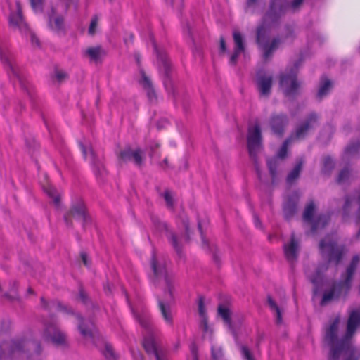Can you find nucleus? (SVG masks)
<instances>
[{
  "instance_id": "nucleus-1",
  "label": "nucleus",
  "mask_w": 360,
  "mask_h": 360,
  "mask_svg": "<svg viewBox=\"0 0 360 360\" xmlns=\"http://www.w3.org/2000/svg\"><path fill=\"white\" fill-rule=\"evenodd\" d=\"M150 268L153 274L150 276V282L155 286L164 285V296H157L158 309L165 323L169 326L174 324V317L171 304L174 301V278L167 271L164 262L158 261L155 252L150 259Z\"/></svg>"
},
{
  "instance_id": "nucleus-2",
  "label": "nucleus",
  "mask_w": 360,
  "mask_h": 360,
  "mask_svg": "<svg viewBox=\"0 0 360 360\" xmlns=\"http://www.w3.org/2000/svg\"><path fill=\"white\" fill-rule=\"evenodd\" d=\"M41 351L40 345L28 337L17 338L11 342L0 343L1 360H5L7 358L11 359H27V360H32V357L38 359Z\"/></svg>"
},
{
  "instance_id": "nucleus-3",
  "label": "nucleus",
  "mask_w": 360,
  "mask_h": 360,
  "mask_svg": "<svg viewBox=\"0 0 360 360\" xmlns=\"http://www.w3.org/2000/svg\"><path fill=\"white\" fill-rule=\"evenodd\" d=\"M360 261L359 255H354L347 268L345 278L343 281L335 283L329 290L323 292L320 304L324 306L335 298L346 295L350 290L353 275Z\"/></svg>"
},
{
  "instance_id": "nucleus-4",
  "label": "nucleus",
  "mask_w": 360,
  "mask_h": 360,
  "mask_svg": "<svg viewBox=\"0 0 360 360\" xmlns=\"http://www.w3.org/2000/svg\"><path fill=\"white\" fill-rule=\"evenodd\" d=\"M136 319L139 324L147 330L144 335L142 345L148 355H153L156 360H168L167 352L160 348L156 343L152 331L151 317L148 311L142 314H135Z\"/></svg>"
},
{
  "instance_id": "nucleus-5",
  "label": "nucleus",
  "mask_w": 360,
  "mask_h": 360,
  "mask_svg": "<svg viewBox=\"0 0 360 360\" xmlns=\"http://www.w3.org/2000/svg\"><path fill=\"white\" fill-rule=\"evenodd\" d=\"M340 320L338 318L331 321L326 328L325 341L330 347L328 360H338L340 354L349 349L351 342L347 334L341 339H338V331Z\"/></svg>"
},
{
  "instance_id": "nucleus-6",
  "label": "nucleus",
  "mask_w": 360,
  "mask_h": 360,
  "mask_svg": "<svg viewBox=\"0 0 360 360\" xmlns=\"http://www.w3.org/2000/svg\"><path fill=\"white\" fill-rule=\"evenodd\" d=\"M303 1L292 0L291 4H289L288 0H270L269 10L264 16V22H278L288 8L295 11L301 6Z\"/></svg>"
},
{
  "instance_id": "nucleus-7",
  "label": "nucleus",
  "mask_w": 360,
  "mask_h": 360,
  "mask_svg": "<svg viewBox=\"0 0 360 360\" xmlns=\"http://www.w3.org/2000/svg\"><path fill=\"white\" fill-rule=\"evenodd\" d=\"M275 22L265 23L262 21V24L257 27V44L262 46L264 53V60H268L272 55L273 52L278 47L281 43V39L278 37L274 38L271 42L267 41L269 37V31L266 28Z\"/></svg>"
},
{
  "instance_id": "nucleus-8",
  "label": "nucleus",
  "mask_w": 360,
  "mask_h": 360,
  "mask_svg": "<svg viewBox=\"0 0 360 360\" xmlns=\"http://www.w3.org/2000/svg\"><path fill=\"white\" fill-rule=\"evenodd\" d=\"M247 143L249 154L254 161L256 172L258 178L261 179V170L257 162V153L262 146V132L259 124H255L253 127L248 129Z\"/></svg>"
},
{
  "instance_id": "nucleus-9",
  "label": "nucleus",
  "mask_w": 360,
  "mask_h": 360,
  "mask_svg": "<svg viewBox=\"0 0 360 360\" xmlns=\"http://www.w3.org/2000/svg\"><path fill=\"white\" fill-rule=\"evenodd\" d=\"M319 250L323 257H326L329 262L338 264L342 260L344 255L343 247H340L337 243L330 237H326L319 243Z\"/></svg>"
},
{
  "instance_id": "nucleus-10",
  "label": "nucleus",
  "mask_w": 360,
  "mask_h": 360,
  "mask_svg": "<svg viewBox=\"0 0 360 360\" xmlns=\"http://www.w3.org/2000/svg\"><path fill=\"white\" fill-rule=\"evenodd\" d=\"M297 68H292L290 70L280 75V86L285 96L293 97L298 94L300 83L297 79Z\"/></svg>"
},
{
  "instance_id": "nucleus-11",
  "label": "nucleus",
  "mask_w": 360,
  "mask_h": 360,
  "mask_svg": "<svg viewBox=\"0 0 360 360\" xmlns=\"http://www.w3.org/2000/svg\"><path fill=\"white\" fill-rule=\"evenodd\" d=\"M79 148L84 159L89 160L96 176L103 179L106 176L107 171L102 160L96 157L91 148H87L82 143H79Z\"/></svg>"
},
{
  "instance_id": "nucleus-12",
  "label": "nucleus",
  "mask_w": 360,
  "mask_h": 360,
  "mask_svg": "<svg viewBox=\"0 0 360 360\" xmlns=\"http://www.w3.org/2000/svg\"><path fill=\"white\" fill-rule=\"evenodd\" d=\"M42 337L44 340L50 341L56 345H63L66 342V335L53 323L44 325Z\"/></svg>"
},
{
  "instance_id": "nucleus-13",
  "label": "nucleus",
  "mask_w": 360,
  "mask_h": 360,
  "mask_svg": "<svg viewBox=\"0 0 360 360\" xmlns=\"http://www.w3.org/2000/svg\"><path fill=\"white\" fill-rule=\"evenodd\" d=\"M151 220L155 229L160 233L165 232L174 250L178 254H180L181 247L178 242V239L175 233L169 231L167 224L155 216H153L151 217Z\"/></svg>"
},
{
  "instance_id": "nucleus-14",
  "label": "nucleus",
  "mask_w": 360,
  "mask_h": 360,
  "mask_svg": "<svg viewBox=\"0 0 360 360\" xmlns=\"http://www.w3.org/2000/svg\"><path fill=\"white\" fill-rule=\"evenodd\" d=\"M64 218L68 225H71L72 219L85 223L87 221V213L84 201L79 200L74 203L70 210L65 215Z\"/></svg>"
},
{
  "instance_id": "nucleus-15",
  "label": "nucleus",
  "mask_w": 360,
  "mask_h": 360,
  "mask_svg": "<svg viewBox=\"0 0 360 360\" xmlns=\"http://www.w3.org/2000/svg\"><path fill=\"white\" fill-rule=\"evenodd\" d=\"M154 51L157 53V57L159 63V68L161 72H164L165 78L163 80L164 85L167 91L172 90V84L169 78L170 72V63L167 60V56L162 55L158 50L157 44L155 41H153Z\"/></svg>"
},
{
  "instance_id": "nucleus-16",
  "label": "nucleus",
  "mask_w": 360,
  "mask_h": 360,
  "mask_svg": "<svg viewBox=\"0 0 360 360\" xmlns=\"http://www.w3.org/2000/svg\"><path fill=\"white\" fill-rule=\"evenodd\" d=\"M16 13H12L9 17V25L14 30H19L22 34L28 31V25L22 17V11L20 3L16 1Z\"/></svg>"
},
{
  "instance_id": "nucleus-17",
  "label": "nucleus",
  "mask_w": 360,
  "mask_h": 360,
  "mask_svg": "<svg viewBox=\"0 0 360 360\" xmlns=\"http://www.w3.org/2000/svg\"><path fill=\"white\" fill-rule=\"evenodd\" d=\"M272 83V75L266 74L263 70H260L257 72L256 84L259 92L262 96H268L270 94Z\"/></svg>"
},
{
  "instance_id": "nucleus-18",
  "label": "nucleus",
  "mask_w": 360,
  "mask_h": 360,
  "mask_svg": "<svg viewBox=\"0 0 360 360\" xmlns=\"http://www.w3.org/2000/svg\"><path fill=\"white\" fill-rule=\"evenodd\" d=\"M317 121L318 115L316 113L309 114L307 120L296 129L295 134L291 135L293 136V141L304 139L308 131L314 127Z\"/></svg>"
},
{
  "instance_id": "nucleus-19",
  "label": "nucleus",
  "mask_w": 360,
  "mask_h": 360,
  "mask_svg": "<svg viewBox=\"0 0 360 360\" xmlns=\"http://www.w3.org/2000/svg\"><path fill=\"white\" fill-rule=\"evenodd\" d=\"M288 119L284 114H274L270 120V127L274 134L281 136L288 125Z\"/></svg>"
},
{
  "instance_id": "nucleus-20",
  "label": "nucleus",
  "mask_w": 360,
  "mask_h": 360,
  "mask_svg": "<svg viewBox=\"0 0 360 360\" xmlns=\"http://www.w3.org/2000/svg\"><path fill=\"white\" fill-rule=\"evenodd\" d=\"M233 38L235 46L233 52L230 56L229 63L232 65H235L237 63L238 56L245 51V44L243 36L239 32L234 31L233 33Z\"/></svg>"
},
{
  "instance_id": "nucleus-21",
  "label": "nucleus",
  "mask_w": 360,
  "mask_h": 360,
  "mask_svg": "<svg viewBox=\"0 0 360 360\" xmlns=\"http://www.w3.org/2000/svg\"><path fill=\"white\" fill-rule=\"evenodd\" d=\"M284 255L286 259L292 263L297 259L299 251V243L294 234L291 236L290 241L283 246Z\"/></svg>"
},
{
  "instance_id": "nucleus-22",
  "label": "nucleus",
  "mask_w": 360,
  "mask_h": 360,
  "mask_svg": "<svg viewBox=\"0 0 360 360\" xmlns=\"http://www.w3.org/2000/svg\"><path fill=\"white\" fill-rule=\"evenodd\" d=\"M1 60L8 66V74L10 78L15 79L23 88H25V84L20 75L18 67L3 55L1 56Z\"/></svg>"
},
{
  "instance_id": "nucleus-23",
  "label": "nucleus",
  "mask_w": 360,
  "mask_h": 360,
  "mask_svg": "<svg viewBox=\"0 0 360 360\" xmlns=\"http://www.w3.org/2000/svg\"><path fill=\"white\" fill-rule=\"evenodd\" d=\"M360 324V312L358 311H353L349 314L347 324L346 334L351 341V338L355 333L357 326Z\"/></svg>"
},
{
  "instance_id": "nucleus-24",
  "label": "nucleus",
  "mask_w": 360,
  "mask_h": 360,
  "mask_svg": "<svg viewBox=\"0 0 360 360\" xmlns=\"http://www.w3.org/2000/svg\"><path fill=\"white\" fill-rule=\"evenodd\" d=\"M141 84L143 85L145 90L147 91V96L150 101V102H154L157 99L156 94L155 91V89L153 86L152 82L150 81V78L147 77L144 71H141Z\"/></svg>"
},
{
  "instance_id": "nucleus-25",
  "label": "nucleus",
  "mask_w": 360,
  "mask_h": 360,
  "mask_svg": "<svg viewBox=\"0 0 360 360\" xmlns=\"http://www.w3.org/2000/svg\"><path fill=\"white\" fill-rule=\"evenodd\" d=\"M56 11L55 8H51V13L49 15V25L50 28L57 32H61L64 29V20L62 16H56Z\"/></svg>"
},
{
  "instance_id": "nucleus-26",
  "label": "nucleus",
  "mask_w": 360,
  "mask_h": 360,
  "mask_svg": "<svg viewBox=\"0 0 360 360\" xmlns=\"http://www.w3.org/2000/svg\"><path fill=\"white\" fill-rule=\"evenodd\" d=\"M297 200L294 198H288L283 205V214L286 219H290L296 212Z\"/></svg>"
},
{
  "instance_id": "nucleus-27",
  "label": "nucleus",
  "mask_w": 360,
  "mask_h": 360,
  "mask_svg": "<svg viewBox=\"0 0 360 360\" xmlns=\"http://www.w3.org/2000/svg\"><path fill=\"white\" fill-rule=\"evenodd\" d=\"M304 164L303 159H299L293 169L289 172L286 177V182L288 184H292L300 176Z\"/></svg>"
},
{
  "instance_id": "nucleus-28",
  "label": "nucleus",
  "mask_w": 360,
  "mask_h": 360,
  "mask_svg": "<svg viewBox=\"0 0 360 360\" xmlns=\"http://www.w3.org/2000/svg\"><path fill=\"white\" fill-rule=\"evenodd\" d=\"M331 87V81L327 77H323L321 78L320 86L317 93V98L319 100H321L324 96H326L328 94Z\"/></svg>"
},
{
  "instance_id": "nucleus-29",
  "label": "nucleus",
  "mask_w": 360,
  "mask_h": 360,
  "mask_svg": "<svg viewBox=\"0 0 360 360\" xmlns=\"http://www.w3.org/2000/svg\"><path fill=\"white\" fill-rule=\"evenodd\" d=\"M330 220V216L327 214H320L316 220L312 223L311 232L314 233L318 229H323L328 224Z\"/></svg>"
},
{
  "instance_id": "nucleus-30",
  "label": "nucleus",
  "mask_w": 360,
  "mask_h": 360,
  "mask_svg": "<svg viewBox=\"0 0 360 360\" xmlns=\"http://www.w3.org/2000/svg\"><path fill=\"white\" fill-rule=\"evenodd\" d=\"M218 314L223 319L224 323L229 328H232L231 311L228 307L219 304L218 307Z\"/></svg>"
},
{
  "instance_id": "nucleus-31",
  "label": "nucleus",
  "mask_w": 360,
  "mask_h": 360,
  "mask_svg": "<svg viewBox=\"0 0 360 360\" xmlns=\"http://www.w3.org/2000/svg\"><path fill=\"white\" fill-rule=\"evenodd\" d=\"M267 303L270 309L274 312L276 315V323L281 324L283 321L281 309L271 295L267 296Z\"/></svg>"
},
{
  "instance_id": "nucleus-32",
  "label": "nucleus",
  "mask_w": 360,
  "mask_h": 360,
  "mask_svg": "<svg viewBox=\"0 0 360 360\" xmlns=\"http://www.w3.org/2000/svg\"><path fill=\"white\" fill-rule=\"evenodd\" d=\"M77 319L79 321L78 328L82 335V336L84 338H93V331L91 328H90L89 326L85 325L84 323L83 318L79 315L77 314Z\"/></svg>"
},
{
  "instance_id": "nucleus-33",
  "label": "nucleus",
  "mask_w": 360,
  "mask_h": 360,
  "mask_svg": "<svg viewBox=\"0 0 360 360\" xmlns=\"http://www.w3.org/2000/svg\"><path fill=\"white\" fill-rule=\"evenodd\" d=\"M103 53V51L100 46L89 47L85 51L86 55L95 62L98 60Z\"/></svg>"
},
{
  "instance_id": "nucleus-34",
  "label": "nucleus",
  "mask_w": 360,
  "mask_h": 360,
  "mask_svg": "<svg viewBox=\"0 0 360 360\" xmlns=\"http://www.w3.org/2000/svg\"><path fill=\"white\" fill-rule=\"evenodd\" d=\"M315 212V204L314 201H310L305 207L304 212H303V219L304 221L311 223L313 219V216Z\"/></svg>"
},
{
  "instance_id": "nucleus-35",
  "label": "nucleus",
  "mask_w": 360,
  "mask_h": 360,
  "mask_svg": "<svg viewBox=\"0 0 360 360\" xmlns=\"http://www.w3.org/2000/svg\"><path fill=\"white\" fill-rule=\"evenodd\" d=\"M136 166L141 167L143 163V151L140 148L134 150L131 160Z\"/></svg>"
},
{
  "instance_id": "nucleus-36",
  "label": "nucleus",
  "mask_w": 360,
  "mask_h": 360,
  "mask_svg": "<svg viewBox=\"0 0 360 360\" xmlns=\"http://www.w3.org/2000/svg\"><path fill=\"white\" fill-rule=\"evenodd\" d=\"M293 141V136H290L287 139L285 140L283 142L282 146L281 147L280 150L278 152V157L281 159H284L288 153V146Z\"/></svg>"
},
{
  "instance_id": "nucleus-37",
  "label": "nucleus",
  "mask_w": 360,
  "mask_h": 360,
  "mask_svg": "<svg viewBox=\"0 0 360 360\" xmlns=\"http://www.w3.org/2000/svg\"><path fill=\"white\" fill-rule=\"evenodd\" d=\"M134 150L128 147L121 150L118 155V158L123 162L131 161L132 155H134Z\"/></svg>"
},
{
  "instance_id": "nucleus-38",
  "label": "nucleus",
  "mask_w": 360,
  "mask_h": 360,
  "mask_svg": "<svg viewBox=\"0 0 360 360\" xmlns=\"http://www.w3.org/2000/svg\"><path fill=\"white\" fill-rule=\"evenodd\" d=\"M166 202L167 207L169 210H173L174 207V201L173 195L171 191L167 189L161 195Z\"/></svg>"
},
{
  "instance_id": "nucleus-39",
  "label": "nucleus",
  "mask_w": 360,
  "mask_h": 360,
  "mask_svg": "<svg viewBox=\"0 0 360 360\" xmlns=\"http://www.w3.org/2000/svg\"><path fill=\"white\" fill-rule=\"evenodd\" d=\"M44 191L46 193V194L53 199L54 203L56 205H58L60 202V198L58 195L56 193L55 188L50 186L46 185L44 186Z\"/></svg>"
},
{
  "instance_id": "nucleus-40",
  "label": "nucleus",
  "mask_w": 360,
  "mask_h": 360,
  "mask_svg": "<svg viewBox=\"0 0 360 360\" xmlns=\"http://www.w3.org/2000/svg\"><path fill=\"white\" fill-rule=\"evenodd\" d=\"M51 307L55 308L56 310L66 313L68 314H73L71 309L68 308V306L63 304L60 302L56 300L51 303Z\"/></svg>"
},
{
  "instance_id": "nucleus-41",
  "label": "nucleus",
  "mask_w": 360,
  "mask_h": 360,
  "mask_svg": "<svg viewBox=\"0 0 360 360\" xmlns=\"http://www.w3.org/2000/svg\"><path fill=\"white\" fill-rule=\"evenodd\" d=\"M267 166L270 172V174L271 176L272 179H274L276 176V171H277V160L276 158H271L267 160Z\"/></svg>"
},
{
  "instance_id": "nucleus-42",
  "label": "nucleus",
  "mask_w": 360,
  "mask_h": 360,
  "mask_svg": "<svg viewBox=\"0 0 360 360\" xmlns=\"http://www.w3.org/2000/svg\"><path fill=\"white\" fill-rule=\"evenodd\" d=\"M350 176V172L348 168H344L342 169L337 178V182L338 184H345L347 182Z\"/></svg>"
},
{
  "instance_id": "nucleus-43",
  "label": "nucleus",
  "mask_w": 360,
  "mask_h": 360,
  "mask_svg": "<svg viewBox=\"0 0 360 360\" xmlns=\"http://www.w3.org/2000/svg\"><path fill=\"white\" fill-rule=\"evenodd\" d=\"M360 149V142L352 143L345 149V153L349 155H354L359 152Z\"/></svg>"
},
{
  "instance_id": "nucleus-44",
  "label": "nucleus",
  "mask_w": 360,
  "mask_h": 360,
  "mask_svg": "<svg viewBox=\"0 0 360 360\" xmlns=\"http://www.w3.org/2000/svg\"><path fill=\"white\" fill-rule=\"evenodd\" d=\"M198 313L200 317L206 316V309L205 306V300L203 297H200L198 302Z\"/></svg>"
},
{
  "instance_id": "nucleus-45",
  "label": "nucleus",
  "mask_w": 360,
  "mask_h": 360,
  "mask_svg": "<svg viewBox=\"0 0 360 360\" xmlns=\"http://www.w3.org/2000/svg\"><path fill=\"white\" fill-rule=\"evenodd\" d=\"M240 352H241L243 358L245 360H255V358H254L252 354L251 353L250 350L249 349V348L247 346H245V345L241 346Z\"/></svg>"
},
{
  "instance_id": "nucleus-46",
  "label": "nucleus",
  "mask_w": 360,
  "mask_h": 360,
  "mask_svg": "<svg viewBox=\"0 0 360 360\" xmlns=\"http://www.w3.org/2000/svg\"><path fill=\"white\" fill-rule=\"evenodd\" d=\"M334 167V163L330 157H325L323 159V170L324 172H330Z\"/></svg>"
},
{
  "instance_id": "nucleus-47",
  "label": "nucleus",
  "mask_w": 360,
  "mask_h": 360,
  "mask_svg": "<svg viewBox=\"0 0 360 360\" xmlns=\"http://www.w3.org/2000/svg\"><path fill=\"white\" fill-rule=\"evenodd\" d=\"M212 356L213 360H224L222 349L220 347H212Z\"/></svg>"
},
{
  "instance_id": "nucleus-48",
  "label": "nucleus",
  "mask_w": 360,
  "mask_h": 360,
  "mask_svg": "<svg viewBox=\"0 0 360 360\" xmlns=\"http://www.w3.org/2000/svg\"><path fill=\"white\" fill-rule=\"evenodd\" d=\"M98 18L96 15L94 16L91 20L88 32L90 35H94L96 32V28L98 25Z\"/></svg>"
},
{
  "instance_id": "nucleus-49",
  "label": "nucleus",
  "mask_w": 360,
  "mask_h": 360,
  "mask_svg": "<svg viewBox=\"0 0 360 360\" xmlns=\"http://www.w3.org/2000/svg\"><path fill=\"white\" fill-rule=\"evenodd\" d=\"M32 9L35 12L41 11L44 0H30Z\"/></svg>"
},
{
  "instance_id": "nucleus-50",
  "label": "nucleus",
  "mask_w": 360,
  "mask_h": 360,
  "mask_svg": "<svg viewBox=\"0 0 360 360\" xmlns=\"http://www.w3.org/2000/svg\"><path fill=\"white\" fill-rule=\"evenodd\" d=\"M322 269L319 267L316 269V274L310 277V281L314 284H317L321 280Z\"/></svg>"
},
{
  "instance_id": "nucleus-51",
  "label": "nucleus",
  "mask_w": 360,
  "mask_h": 360,
  "mask_svg": "<svg viewBox=\"0 0 360 360\" xmlns=\"http://www.w3.org/2000/svg\"><path fill=\"white\" fill-rule=\"evenodd\" d=\"M190 350L192 355V360H198V347L195 342L191 344Z\"/></svg>"
},
{
  "instance_id": "nucleus-52",
  "label": "nucleus",
  "mask_w": 360,
  "mask_h": 360,
  "mask_svg": "<svg viewBox=\"0 0 360 360\" xmlns=\"http://www.w3.org/2000/svg\"><path fill=\"white\" fill-rule=\"evenodd\" d=\"M56 77L59 82H61L68 77V75L64 71L56 70Z\"/></svg>"
},
{
  "instance_id": "nucleus-53",
  "label": "nucleus",
  "mask_w": 360,
  "mask_h": 360,
  "mask_svg": "<svg viewBox=\"0 0 360 360\" xmlns=\"http://www.w3.org/2000/svg\"><path fill=\"white\" fill-rule=\"evenodd\" d=\"M22 34H29L30 36L32 44L33 45L37 46H39V39L36 37V35L34 33L30 32L29 30L25 33H22Z\"/></svg>"
},
{
  "instance_id": "nucleus-54",
  "label": "nucleus",
  "mask_w": 360,
  "mask_h": 360,
  "mask_svg": "<svg viewBox=\"0 0 360 360\" xmlns=\"http://www.w3.org/2000/svg\"><path fill=\"white\" fill-rule=\"evenodd\" d=\"M104 355L106 358L113 357L114 353L111 345L106 344L105 347Z\"/></svg>"
},
{
  "instance_id": "nucleus-55",
  "label": "nucleus",
  "mask_w": 360,
  "mask_h": 360,
  "mask_svg": "<svg viewBox=\"0 0 360 360\" xmlns=\"http://www.w3.org/2000/svg\"><path fill=\"white\" fill-rule=\"evenodd\" d=\"M17 288V283L15 281H14L13 283V286L11 288V292H13V294L10 295L8 294H6L5 296L9 299H11V300H15L18 297V295L15 292V290Z\"/></svg>"
},
{
  "instance_id": "nucleus-56",
  "label": "nucleus",
  "mask_w": 360,
  "mask_h": 360,
  "mask_svg": "<svg viewBox=\"0 0 360 360\" xmlns=\"http://www.w3.org/2000/svg\"><path fill=\"white\" fill-rule=\"evenodd\" d=\"M7 328H8V326H6V328L0 327V343L6 342V338H7Z\"/></svg>"
},
{
  "instance_id": "nucleus-57",
  "label": "nucleus",
  "mask_w": 360,
  "mask_h": 360,
  "mask_svg": "<svg viewBox=\"0 0 360 360\" xmlns=\"http://www.w3.org/2000/svg\"><path fill=\"white\" fill-rule=\"evenodd\" d=\"M219 49L221 53H225L226 52V41L223 37H220V44H219Z\"/></svg>"
},
{
  "instance_id": "nucleus-58",
  "label": "nucleus",
  "mask_w": 360,
  "mask_h": 360,
  "mask_svg": "<svg viewBox=\"0 0 360 360\" xmlns=\"http://www.w3.org/2000/svg\"><path fill=\"white\" fill-rule=\"evenodd\" d=\"M79 298L83 303L86 302L87 295L82 288L79 289Z\"/></svg>"
},
{
  "instance_id": "nucleus-59",
  "label": "nucleus",
  "mask_w": 360,
  "mask_h": 360,
  "mask_svg": "<svg viewBox=\"0 0 360 360\" xmlns=\"http://www.w3.org/2000/svg\"><path fill=\"white\" fill-rule=\"evenodd\" d=\"M253 219H254V224H255V226L257 229H262V222H261V221L259 220V219L258 216H257L256 214H254V216H253Z\"/></svg>"
},
{
  "instance_id": "nucleus-60",
  "label": "nucleus",
  "mask_w": 360,
  "mask_h": 360,
  "mask_svg": "<svg viewBox=\"0 0 360 360\" xmlns=\"http://www.w3.org/2000/svg\"><path fill=\"white\" fill-rule=\"evenodd\" d=\"M81 259L82 260L83 264L86 266H89V262H88V256L87 254L84 252H81L80 254Z\"/></svg>"
},
{
  "instance_id": "nucleus-61",
  "label": "nucleus",
  "mask_w": 360,
  "mask_h": 360,
  "mask_svg": "<svg viewBox=\"0 0 360 360\" xmlns=\"http://www.w3.org/2000/svg\"><path fill=\"white\" fill-rule=\"evenodd\" d=\"M201 318V322L202 325L203 326V330L206 331L208 329V321H207V316H202Z\"/></svg>"
},
{
  "instance_id": "nucleus-62",
  "label": "nucleus",
  "mask_w": 360,
  "mask_h": 360,
  "mask_svg": "<svg viewBox=\"0 0 360 360\" xmlns=\"http://www.w3.org/2000/svg\"><path fill=\"white\" fill-rule=\"evenodd\" d=\"M184 225L185 228L186 235V240H190V236H189V227H188V222L187 220L184 221Z\"/></svg>"
},
{
  "instance_id": "nucleus-63",
  "label": "nucleus",
  "mask_w": 360,
  "mask_h": 360,
  "mask_svg": "<svg viewBox=\"0 0 360 360\" xmlns=\"http://www.w3.org/2000/svg\"><path fill=\"white\" fill-rule=\"evenodd\" d=\"M132 356L135 360H143V356L139 352H132Z\"/></svg>"
},
{
  "instance_id": "nucleus-64",
  "label": "nucleus",
  "mask_w": 360,
  "mask_h": 360,
  "mask_svg": "<svg viewBox=\"0 0 360 360\" xmlns=\"http://www.w3.org/2000/svg\"><path fill=\"white\" fill-rule=\"evenodd\" d=\"M258 0H247L246 3V9H250L252 8L257 1Z\"/></svg>"
}]
</instances>
